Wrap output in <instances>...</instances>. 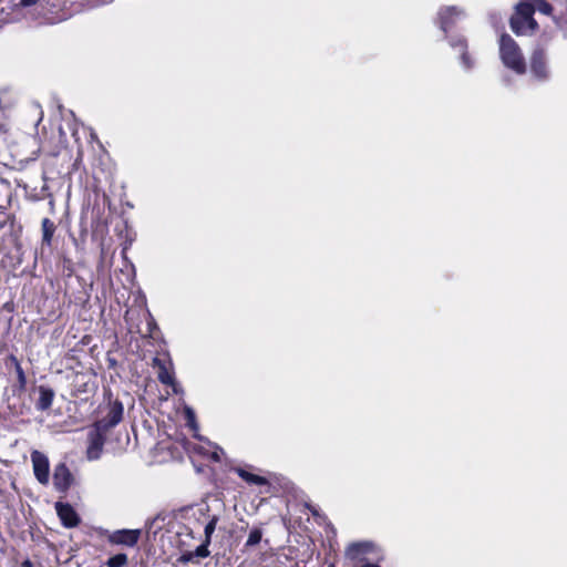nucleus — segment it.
Masks as SVG:
<instances>
[{
    "label": "nucleus",
    "mask_w": 567,
    "mask_h": 567,
    "mask_svg": "<svg viewBox=\"0 0 567 567\" xmlns=\"http://www.w3.org/2000/svg\"><path fill=\"white\" fill-rule=\"evenodd\" d=\"M100 417L95 424L107 430L113 429L123 420L124 406L118 399H113L111 391L104 393V401L97 408Z\"/></svg>",
    "instance_id": "f257e3e1"
},
{
    "label": "nucleus",
    "mask_w": 567,
    "mask_h": 567,
    "mask_svg": "<svg viewBox=\"0 0 567 567\" xmlns=\"http://www.w3.org/2000/svg\"><path fill=\"white\" fill-rule=\"evenodd\" d=\"M499 56L504 65L518 74L526 71L525 60L517 43L507 34L499 39Z\"/></svg>",
    "instance_id": "f03ea898"
},
{
    "label": "nucleus",
    "mask_w": 567,
    "mask_h": 567,
    "mask_svg": "<svg viewBox=\"0 0 567 567\" xmlns=\"http://www.w3.org/2000/svg\"><path fill=\"white\" fill-rule=\"evenodd\" d=\"M534 12V4L529 2L518 3L515 14L511 19L512 30L516 34H526L528 31H534L537 27L536 21L533 19Z\"/></svg>",
    "instance_id": "7ed1b4c3"
},
{
    "label": "nucleus",
    "mask_w": 567,
    "mask_h": 567,
    "mask_svg": "<svg viewBox=\"0 0 567 567\" xmlns=\"http://www.w3.org/2000/svg\"><path fill=\"white\" fill-rule=\"evenodd\" d=\"M109 432L110 430L105 427H102L95 423L92 424L87 433V460L95 461L101 457Z\"/></svg>",
    "instance_id": "20e7f679"
},
{
    "label": "nucleus",
    "mask_w": 567,
    "mask_h": 567,
    "mask_svg": "<svg viewBox=\"0 0 567 567\" xmlns=\"http://www.w3.org/2000/svg\"><path fill=\"white\" fill-rule=\"evenodd\" d=\"M99 536L105 537L112 545H124L134 547L141 537L140 529H118L115 532H109L104 528L96 529Z\"/></svg>",
    "instance_id": "39448f33"
},
{
    "label": "nucleus",
    "mask_w": 567,
    "mask_h": 567,
    "mask_svg": "<svg viewBox=\"0 0 567 567\" xmlns=\"http://www.w3.org/2000/svg\"><path fill=\"white\" fill-rule=\"evenodd\" d=\"M55 511L61 524L65 528H74L80 525L81 518L71 504L58 502L55 504Z\"/></svg>",
    "instance_id": "423d86ee"
},
{
    "label": "nucleus",
    "mask_w": 567,
    "mask_h": 567,
    "mask_svg": "<svg viewBox=\"0 0 567 567\" xmlns=\"http://www.w3.org/2000/svg\"><path fill=\"white\" fill-rule=\"evenodd\" d=\"M73 480V475L65 463H59L55 465L53 471V485L58 492H68Z\"/></svg>",
    "instance_id": "0eeeda50"
},
{
    "label": "nucleus",
    "mask_w": 567,
    "mask_h": 567,
    "mask_svg": "<svg viewBox=\"0 0 567 567\" xmlns=\"http://www.w3.org/2000/svg\"><path fill=\"white\" fill-rule=\"evenodd\" d=\"M31 461L33 465V473L39 483L48 484L49 483V460L48 457L39 452L33 451L31 453Z\"/></svg>",
    "instance_id": "6e6552de"
},
{
    "label": "nucleus",
    "mask_w": 567,
    "mask_h": 567,
    "mask_svg": "<svg viewBox=\"0 0 567 567\" xmlns=\"http://www.w3.org/2000/svg\"><path fill=\"white\" fill-rule=\"evenodd\" d=\"M372 549L373 544L370 542H354L347 546L344 556L351 561H362Z\"/></svg>",
    "instance_id": "1a4fd4ad"
},
{
    "label": "nucleus",
    "mask_w": 567,
    "mask_h": 567,
    "mask_svg": "<svg viewBox=\"0 0 567 567\" xmlns=\"http://www.w3.org/2000/svg\"><path fill=\"white\" fill-rule=\"evenodd\" d=\"M171 361H166L159 357L153 359V368L156 369L157 379L162 384L175 385L174 372L171 370Z\"/></svg>",
    "instance_id": "9d476101"
},
{
    "label": "nucleus",
    "mask_w": 567,
    "mask_h": 567,
    "mask_svg": "<svg viewBox=\"0 0 567 567\" xmlns=\"http://www.w3.org/2000/svg\"><path fill=\"white\" fill-rule=\"evenodd\" d=\"M218 520H219L218 516L214 515L209 519V522L205 525V528H204L205 538H204L203 543L197 547V555H199L202 558H206L210 554L208 546L212 543V536L216 529Z\"/></svg>",
    "instance_id": "9b49d317"
},
{
    "label": "nucleus",
    "mask_w": 567,
    "mask_h": 567,
    "mask_svg": "<svg viewBox=\"0 0 567 567\" xmlns=\"http://www.w3.org/2000/svg\"><path fill=\"white\" fill-rule=\"evenodd\" d=\"M115 233L117 237L122 240L123 250H126L130 248V246L135 241L136 239V233L134 229L128 225L127 220L121 219L115 225Z\"/></svg>",
    "instance_id": "f8f14e48"
},
{
    "label": "nucleus",
    "mask_w": 567,
    "mask_h": 567,
    "mask_svg": "<svg viewBox=\"0 0 567 567\" xmlns=\"http://www.w3.org/2000/svg\"><path fill=\"white\" fill-rule=\"evenodd\" d=\"M91 233L94 240H103L107 234L109 223L104 215H91Z\"/></svg>",
    "instance_id": "ddd939ff"
},
{
    "label": "nucleus",
    "mask_w": 567,
    "mask_h": 567,
    "mask_svg": "<svg viewBox=\"0 0 567 567\" xmlns=\"http://www.w3.org/2000/svg\"><path fill=\"white\" fill-rule=\"evenodd\" d=\"M530 69L537 78L547 76L545 52L543 50H535L533 52L530 58Z\"/></svg>",
    "instance_id": "4468645a"
},
{
    "label": "nucleus",
    "mask_w": 567,
    "mask_h": 567,
    "mask_svg": "<svg viewBox=\"0 0 567 567\" xmlns=\"http://www.w3.org/2000/svg\"><path fill=\"white\" fill-rule=\"evenodd\" d=\"M39 399L35 402V408L38 411H47L52 406L54 400V391L50 386L40 385L38 388Z\"/></svg>",
    "instance_id": "2eb2a0df"
},
{
    "label": "nucleus",
    "mask_w": 567,
    "mask_h": 567,
    "mask_svg": "<svg viewBox=\"0 0 567 567\" xmlns=\"http://www.w3.org/2000/svg\"><path fill=\"white\" fill-rule=\"evenodd\" d=\"M235 472L241 480H244L246 483H248L250 485L264 486V485L269 484V482L266 477L250 473V472L246 471L245 468L237 467V468H235Z\"/></svg>",
    "instance_id": "dca6fc26"
},
{
    "label": "nucleus",
    "mask_w": 567,
    "mask_h": 567,
    "mask_svg": "<svg viewBox=\"0 0 567 567\" xmlns=\"http://www.w3.org/2000/svg\"><path fill=\"white\" fill-rule=\"evenodd\" d=\"M42 245H45L48 247L51 246L53 235L55 233V224L50 220L49 218H43L42 220Z\"/></svg>",
    "instance_id": "f3484780"
},
{
    "label": "nucleus",
    "mask_w": 567,
    "mask_h": 567,
    "mask_svg": "<svg viewBox=\"0 0 567 567\" xmlns=\"http://www.w3.org/2000/svg\"><path fill=\"white\" fill-rule=\"evenodd\" d=\"M262 535L264 532L260 527H254L248 535L245 547L252 548L257 546L261 542Z\"/></svg>",
    "instance_id": "a211bd4d"
},
{
    "label": "nucleus",
    "mask_w": 567,
    "mask_h": 567,
    "mask_svg": "<svg viewBox=\"0 0 567 567\" xmlns=\"http://www.w3.org/2000/svg\"><path fill=\"white\" fill-rule=\"evenodd\" d=\"M128 561L127 555L124 553L110 557L106 561L107 567H124Z\"/></svg>",
    "instance_id": "6ab92c4d"
},
{
    "label": "nucleus",
    "mask_w": 567,
    "mask_h": 567,
    "mask_svg": "<svg viewBox=\"0 0 567 567\" xmlns=\"http://www.w3.org/2000/svg\"><path fill=\"white\" fill-rule=\"evenodd\" d=\"M461 16H462V12L461 11H456L455 8H446L441 13L443 29H445V27L450 23V21L451 22L454 21L453 17L458 18Z\"/></svg>",
    "instance_id": "aec40b11"
},
{
    "label": "nucleus",
    "mask_w": 567,
    "mask_h": 567,
    "mask_svg": "<svg viewBox=\"0 0 567 567\" xmlns=\"http://www.w3.org/2000/svg\"><path fill=\"white\" fill-rule=\"evenodd\" d=\"M16 374H17V380H18V384H17L18 390L20 392L24 391L27 388V375L24 373L22 365L17 364Z\"/></svg>",
    "instance_id": "412c9836"
},
{
    "label": "nucleus",
    "mask_w": 567,
    "mask_h": 567,
    "mask_svg": "<svg viewBox=\"0 0 567 567\" xmlns=\"http://www.w3.org/2000/svg\"><path fill=\"white\" fill-rule=\"evenodd\" d=\"M202 558L199 555H197V548L194 551L186 550L182 553V555L177 558V561L181 564H188V563H195V558Z\"/></svg>",
    "instance_id": "4be33fe9"
},
{
    "label": "nucleus",
    "mask_w": 567,
    "mask_h": 567,
    "mask_svg": "<svg viewBox=\"0 0 567 567\" xmlns=\"http://www.w3.org/2000/svg\"><path fill=\"white\" fill-rule=\"evenodd\" d=\"M530 3L534 4L535 10H538L539 12H542L544 14H547V16L551 14L553 8L546 1H544V0H532Z\"/></svg>",
    "instance_id": "5701e85b"
},
{
    "label": "nucleus",
    "mask_w": 567,
    "mask_h": 567,
    "mask_svg": "<svg viewBox=\"0 0 567 567\" xmlns=\"http://www.w3.org/2000/svg\"><path fill=\"white\" fill-rule=\"evenodd\" d=\"M61 262L63 275L66 277H71L74 272L73 261L70 258L63 256Z\"/></svg>",
    "instance_id": "b1692460"
},
{
    "label": "nucleus",
    "mask_w": 567,
    "mask_h": 567,
    "mask_svg": "<svg viewBox=\"0 0 567 567\" xmlns=\"http://www.w3.org/2000/svg\"><path fill=\"white\" fill-rule=\"evenodd\" d=\"M3 361L7 369H13L14 371L17 370V364L21 365V362L13 353L8 354Z\"/></svg>",
    "instance_id": "393cba45"
},
{
    "label": "nucleus",
    "mask_w": 567,
    "mask_h": 567,
    "mask_svg": "<svg viewBox=\"0 0 567 567\" xmlns=\"http://www.w3.org/2000/svg\"><path fill=\"white\" fill-rule=\"evenodd\" d=\"M186 414H187L188 425L196 426L194 412L192 410L187 409Z\"/></svg>",
    "instance_id": "a878e982"
},
{
    "label": "nucleus",
    "mask_w": 567,
    "mask_h": 567,
    "mask_svg": "<svg viewBox=\"0 0 567 567\" xmlns=\"http://www.w3.org/2000/svg\"><path fill=\"white\" fill-rule=\"evenodd\" d=\"M39 0H20L19 2V7H31V6H34Z\"/></svg>",
    "instance_id": "bb28decb"
},
{
    "label": "nucleus",
    "mask_w": 567,
    "mask_h": 567,
    "mask_svg": "<svg viewBox=\"0 0 567 567\" xmlns=\"http://www.w3.org/2000/svg\"><path fill=\"white\" fill-rule=\"evenodd\" d=\"M21 567H34V565L29 558H27L21 563Z\"/></svg>",
    "instance_id": "cd10ccee"
},
{
    "label": "nucleus",
    "mask_w": 567,
    "mask_h": 567,
    "mask_svg": "<svg viewBox=\"0 0 567 567\" xmlns=\"http://www.w3.org/2000/svg\"><path fill=\"white\" fill-rule=\"evenodd\" d=\"M87 223V215H81L80 224L81 226H84Z\"/></svg>",
    "instance_id": "c85d7f7f"
},
{
    "label": "nucleus",
    "mask_w": 567,
    "mask_h": 567,
    "mask_svg": "<svg viewBox=\"0 0 567 567\" xmlns=\"http://www.w3.org/2000/svg\"><path fill=\"white\" fill-rule=\"evenodd\" d=\"M462 59H463V62H464L465 66H466V68H470V66H471V64L468 63L467 58H466V55H465V54H463Z\"/></svg>",
    "instance_id": "c756f323"
},
{
    "label": "nucleus",
    "mask_w": 567,
    "mask_h": 567,
    "mask_svg": "<svg viewBox=\"0 0 567 567\" xmlns=\"http://www.w3.org/2000/svg\"><path fill=\"white\" fill-rule=\"evenodd\" d=\"M309 509H310L312 515H317L318 514L316 507L309 506Z\"/></svg>",
    "instance_id": "7c9ffc66"
},
{
    "label": "nucleus",
    "mask_w": 567,
    "mask_h": 567,
    "mask_svg": "<svg viewBox=\"0 0 567 567\" xmlns=\"http://www.w3.org/2000/svg\"><path fill=\"white\" fill-rule=\"evenodd\" d=\"M109 362H110V364H109L110 368L114 367L116 363L115 360H111V359H109Z\"/></svg>",
    "instance_id": "2f4dec72"
}]
</instances>
